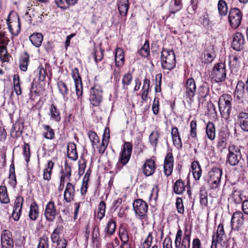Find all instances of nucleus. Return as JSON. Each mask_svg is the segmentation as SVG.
<instances>
[{
    "label": "nucleus",
    "mask_w": 248,
    "mask_h": 248,
    "mask_svg": "<svg viewBox=\"0 0 248 248\" xmlns=\"http://www.w3.org/2000/svg\"><path fill=\"white\" fill-rule=\"evenodd\" d=\"M175 58L173 50L163 48L160 56L162 68L164 70L171 71L175 67Z\"/></svg>",
    "instance_id": "1"
},
{
    "label": "nucleus",
    "mask_w": 248,
    "mask_h": 248,
    "mask_svg": "<svg viewBox=\"0 0 248 248\" xmlns=\"http://www.w3.org/2000/svg\"><path fill=\"white\" fill-rule=\"evenodd\" d=\"M191 231L186 227L183 235L182 230L179 227L174 240L175 248H190Z\"/></svg>",
    "instance_id": "2"
},
{
    "label": "nucleus",
    "mask_w": 248,
    "mask_h": 248,
    "mask_svg": "<svg viewBox=\"0 0 248 248\" xmlns=\"http://www.w3.org/2000/svg\"><path fill=\"white\" fill-rule=\"evenodd\" d=\"M232 96L228 94H223L218 99V107L221 116L228 118L232 110Z\"/></svg>",
    "instance_id": "3"
},
{
    "label": "nucleus",
    "mask_w": 248,
    "mask_h": 248,
    "mask_svg": "<svg viewBox=\"0 0 248 248\" xmlns=\"http://www.w3.org/2000/svg\"><path fill=\"white\" fill-rule=\"evenodd\" d=\"M133 145L131 142H124L120 153L119 162L117 164L116 171H120L122 167L129 161L132 152Z\"/></svg>",
    "instance_id": "4"
},
{
    "label": "nucleus",
    "mask_w": 248,
    "mask_h": 248,
    "mask_svg": "<svg viewBox=\"0 0 248 248\" xmlns=\"http://www.w3.org/2000/svg\"><path fill=\"white\" fill-rule=\"evenodd\" d=\"M133 207L137 218L142 222L147 219V212L148 206L147 203L143 200L138 199L134 200L133 202Z\"/></svg>",
    "instance_id": "5"
},
{
    "label": "nucleus",
    "mask_w": 248,
    "mask_h": 248,
    "mask_svg": "<svg viewBox=\"0 0 248 248\" xmlns=\"http://www.w3.org/2000/svg\"><path fill=\"white\" fill-rule=\"evenodd\" d=\"M226 77V64L220 62L215 64L211 72V79L216 83L224 81Z\"/></svg>",
    "instance_id": "6"
},
{
    "label": "nucleus",
    "mask_w": 248,
    "mask_h": 248,
    "mask_svg": "<svg viewBox=\"0 0 248 248\" xmlns=\"http://www.w3.org/2000/svg\"><path fill=\"white\" fill-rule=\"evenodd\" d=\"M228 152L227 155V163L231 166L238 165L242 158L240 148L235 145L232 144L228 147Z\"/></svg>",
    "instance_id": "7"
},
{
    "label": "nucleus",
    "mask_w": 248,
    "mask_h": 248,
    "mask_svg": "<svg viewBox=\"0 0 248 248\" xmlns=\"http://www.w3.org/2000/svg\"><path fill=\"white\" fill-rule=\"evenodd\" d=\"M222 174V170L217 167L213 168L208 172L207 182L211 189H215L219 187Z\"/></svg>",
    "instance_id": "8"
},
{
    "label": "nucleus",
    "mask_w": 248,
    "mask_h": 248,
    "mask_svg": "<svg viewBox=\"0 0 248 248\" xmlns=\"http://www.w3.org/2000/svg\"><path fill=\"white\" fill-rule=\"evenodd\" d=\"M244 87L245 84L239 81L234 92V98L238 104H248V94L245 93Z\"/></svg>",
    "instance_id": "9"
},
{
    "label": "nucleus",
    "mask_w": 248,
    "mask_h": 248,
    "mask_svg": "<svg viewBox=\"0 0 248 248\" xmlns=\"http://www.w3.org/2000/svg\"><path fill=\"white\" fill-rule=\"evenodd\" d=\"M242 13L237 8H231L229 13L228 21L233 29L237 28L241 24Z\"/></svg>",
    "instance_id": "10"
},
{
    "label": "nucleus",
    "mask_w": 248,
    "mask_h": 248,
    "mask_svg": "<svg viewBox=\"0 0 248 248\" xmlns=\"http://www.w3.org/2000/svg\"><path fill=\"white\" fill-rule=\"evenodd\" d=\"M184 88L185 96L190 102H193L196 91V85L194 79L192 78L187 79L185 84Z\"/></svg>",
    "instance_id": "11"
},
{
    "label": "nucleus",
    "mask_w": 248,
    "mask_h": 248,
    "mask_svg": "<svg viewBox=\"0 0 248 248\" xmlns=\"http://www.w3.org/2000/svg\"><path fill=\"white\" fill-rule=\"evenodd\" d=\"M57 215V210L54 202L50 201L46 205L44 216L46 220L48 222H53Z\"/></svg>",
    "instance_id": "12"
},
{
    "label": "nucleus",
    "mask_w": 248,
    "mask_h": 248,
    "mask_svg": "<svg viewBox=\"0 0 248 248\" xmlns=\"http://www.w3.org/2000/svg\"><path fill=\"white\" fill-rule=\"evenodd\" d=\"M244 222V217L243 213L240 211H235L233 213L231 221V225L232 230L235 231H239L240 227Z\"/></svg>",
    "instance_id": "13"
},
{
    "label": "nucleus",
    "mask_w": 248,
    "mask_h": 248,
    "mask_svg": "<svg viewBox=\"0 0 248 248\" xmlns=\"http://www.w3.org/2000/svg\"><path fill=\"white\" fill-rule=\"evenodd\" d=\"M1 248H14V240L11 232L4 230L1 234Z\"/></svg>",
    "instance_id": "14"
},
{
    "label": "nucleus",
    "mask_w": 248,
    "mask_h": 248,
    "mask_svg": "<svg viewBox=\"0 0 248 248\" xmlns=\"http://www.w3.org/2000/svg\"><path fill=\"white\" fill-rule=\"evenodd\" d=\"M23 202L24 199L20 196H17L15 200L12 217L15 221H18L19 219L22 212Z\"/></svg>",
    "instance_id": "15"
},
{
    "label": "nucleus",
    "mask_w": 248,
    "mask_h": 248,
    "mask_svg": "<svg viewBox=\"0 0 248 248\" xmlns=\"http://www.w3.org/2000/svg\"><path fill=\"white\" fill-rule=\"evenodd\" d=\"M245 39L243 35L237 32L233 35L232 47L235 50L240 51L244 47Z\"/></svg>",
    "instance_id": "16"
},
{
    "label": "nucleus",
    "mask_w": 248,
    "mask_h": 248,
    "mask_svg": "<svg viewBox=\"0 0 248 248\" xmlns=\"http://www.w3.org/2000/svg\"><path fill=\"white\" fill-rule=\"evenodd\" d=\"M155 169V161L151 158L146 159L141 168L143 174L146 177L153 175Z\"/></svg>",
    "instance_id": "17"
},
{
    "label": "nucleus",
    "mask_w": 248,
    "mask_h": 248,
    "mask_svg": "<svg viewBox=\"0 0 248 248\" xmlns=\"http://www.w3.org/2000/svg\"><path fill=\"white\" fill-rule=\"evenodd\" d=\"M198 100L199 103L203 104L206 98L209 95V84L207 82H203L198 88Z\"/></svg>",
    "instance_id": "18"
},
{
    "label": "nucleus",
    "mask_w": 248,
    "mask_h": 248,
    "mask_svg": "<svg viewBox=\"0 0 248 248\" xmlns=\"http://www.w3.org/2000/svg\"><path fill=\"white\" fill-rule=\"evenodd\" d=\"M173 162L174 158L171 152L167 153L164 162V172L167 176H170L172 173Z\"/></svg>",
    "instance_id": "19"
},
{
    "label": "nucleus",
    "mask_w": 248,
    "mask_h": 248,
    "mask_svg": "<svg viewBox=\"0 0 248 248\" xmlns=\"http://www.w3.org/2000/svg\"><path fill=\"white\" fill-rule=\"evenodd\" d=\"M8 29L13 35L17 36L20 31V22L19 17L18 16L15 19L11 20L8 19L7 20Z\"/></svg>",
    "instance_id": "20"
},
{
    "label": "nucleus",
    "mask_w": 248,
    "mask_h": 248,
    "mask_svg": "<svg viewBox=\"0 0 248 248\" xmlns=\"http://www.w3.org/2000/svg\"><path fill=\"white\" fill-rule=\"evenodd\" d=\"M237 122L243 131L248 132V113L239 112L237 115Z\"/></svg>",
    "instance_id": "21"
},
{
    "label": "nucleus",
    "mask_w": 248,
    "mask_h": 248,
    "mask_svg": "<svg viewBox=\"0 0 248 248\" xmlns=\"http://www.w3.org/2000/svg\"><path fill=\"white\" fill-rule=\"evenodd\" d=\"M75 195V186L71 183H68L65 189L63 197L67 202L73 201Z\"/></svg>",
    "instance_id": "22"
},
{
    "label": "nucleus",
    "mask_w": 248,
    "mask_h": 248,
    "mask_svg": "<svg viewBox=\"0 0 248 248\" xmlns=\"http://www.w3.org/2000/svg\"><path fill=\"white\" fill-rule=\"evenodd\" d=\"M171 136L173 145L178 150L182 148L183 144L180 134L177 127H172L171 129Z\"/></svg>",
    "instance_id": "23"
},
{
    "label": "nucleus",
    "mask_w": 248,
    "mask_h": 248,
    "mask_svg": "<svg viewBox=\"0 0 248 248\" xmlns=\"http://www.w3.org/2000/svg\"><path fill=\"white\" fill-rule=\"evenodd\" d=\"M24 129V123L20 121H16L11 129L10 134L12 137L17 139L20 137Z\"/></svg>",
    "instance_id": "24"
},
{
    "label": "nucleus",
    "mask_w": 248,
    "mask_h": 248,
    "mask_svg": "<svg viewBox=\"0 0 248 248\" xmlns=\"http://www.w3.org/2000/svg\"><path fill=\"white\" fill-rule=\"evenodd\" d=\"M229 137V133L226 131L222 130L219 132L217 147L221 151H222L226 147L227 141Z\"/></svg>",
    "instance_id": "25"
},
{
    "label": "nucleus",
    "mask_w": 248,
    "mask_h": 248,
    "mask_svg": "<svg viewBox=\"0 0 248 248\" xmlns=\"http://www.w3.org/2000/svg\"><path fill=\"white\" fill-rule=\"evenodd\" d=\"M216 57V54L213 46H209L203 52L204 62L205 63H211Z\"/></svg>",
    "instance_id": "26"
},
{
    "label": "nucleus",
    "mask_w": 248,
    "mask_h": 248,
    "mask_svg": "<svg viewBox=\"0 0 248 248\" xmlns=\"http://www.w3.org/2000/svg\"><path fill=\"white\" fill-rule=\"evenodd\" d=\"M67 156L70 159L76 161L78 158L76 144L74 142H69L67 146Z\"/></svg>",
    "instance_id": "27"
},
{
    "label": "nucleus",
    "mask_w": 248,
    "mask_h": 248,
    "mask_svg": "<svg viewBox=\"0 0 248 248\" xmlns=\"http://www.w3.org/2000/svg\"><path fill=\"white\" fill-rule=\"evenodd\" d=\"M39 215V206L35 201H33L30 206L29 217L32 221L37 219Z\"/></svg>",
    "instance_id": "28"
},
{
    "label": "nucleus",
    "mask_w": 248,
    "mask_h": 248,
    "mask_svg": "<svg viewBox=\"0 0 248 248\" xmlns=\"http://www.w3.org/2000/svg\"><path fill=\"white\" fill-rule=\"evenodd\" d=\"M117 4L120 14L122 16H126L129 7V0H117Z\"/></svg>",
    "instance_id": "29"
},
{
    "label": "nucleus",
    "mask_w": 248,
    "mask_h": 248,
    "mask_svg": "<svg viewBox=\"0 0 248 248\" xmlns=\"http://www.w3.org/2000/svg\"><path fill=\"white\" fill-rule=\"evenodd\" d=\"M115 65L118 67L123 66L124 62V55L123 50L117 47L115 52Z\"/></svg>",
    "instance_id": "30"
},
{
    "label": "nucleus",
    "mask_w": 248,
    "mask_h": 248,
    "mask_svg": "<svg viewBox=\"0 0 248 248\" xmlns=\"http://www.w3.org/2000/svg\"><path fill=\"white\" fill-rule=\"evenodd\" d=\"M150 80L149 79L145 78L143 80V85L141 89V99L143 101L146 102L148 98V93L150 91Z\"/></svg>",
    "instance_id": "31"
},
{
    "label": "nucleus",
    "mask_w": 248,
    "mask_h": 248,
    "mask_svg": "<svg viewBox=\"0 0 248 248\" xmlns=\"http://www.w3.org/2000/svg\"><path fill=\"white\" fill-rule=\"evenodd\" d=\"M192 172L193 177L196 180H199L202 175V170L198 161H194L191 163Z\"/></svg>",
    "instance_id": "32"
},
{
    "label": "nucleus",
    "mask_w": 248,
    "mask_h": 248,
    "mask_svg": "<svg viewBox=\"0 0 248 248\" xmlns=\"http://www.w3.org/2000/svg\"><path fill=\"white\" fill-rule=\"evenodd\" d=\"M49 113L50 119L59 122L60 121L61 117L59 109L53 104H51L49 107Z\"/></svg>",
    "instance_id": "33"
},
{
    "label": "nucleus",
    "mask_w": 248,
    "mask_h": 248,
    "mask_svg": "<svg viewBox=\"0 0 248 248\" xmlns=\"http://www.w3.org/2000/svg\"><path fill=\"white\" fill-rule=\"evenodd\" d=\"M92 170L91 168L87 170L82 181V186L80 188V191L82 195L85 194L88 188V183L90 181V176L92 174Z\"/></svg>",
    "instance_id": "34"
},
{
    "label": "nucleus",
    "mask_w": 248,
    "mask_h": 248,
    "mask_svg": "<svg viewBox=\"0 0 248 248\" xmlns=\"http://www.w3.org/2000/svg\"><path fill=\"white\" fill-rule=\"evenodd\" d=\"M29 38L34 46L39 47L42 43L43 35L41 33L35 32L31 35Z\"/></svg>",
    "instance_id": "35"
},
{
    "label": "nucleus",
    "mask_w": 248,
    "mask_h": 248,
    "mask_svg": "<svg viewBox=\"0 0 248 248\" xmlns=\"http://www.w3.org/2000/svg\"><path fill=\"white\" fill-rule=\"evenodd\" d=\"M206 135L211 140H213L216 138V128L213 123L208 122L205 128Z\"/></svg>",
    "instance_id": "36"
},
{
    "label": "nucleus",
    "mask_w": 248,
    "mask_h": 248,
    "mask_svg": "<svg viewBox=\"0 0 248 248\" xmlns=\"http://www.w3.org/2000/svg\"><path fill=\"white\" fill-rule=\"evenodd\" d=\"M31 93L34 94L35 96H39L43 91V88L41 84L34 79L31 85Z\"/></svg>",
    "instance_id": "37"
},
{
    "label": "nucleus",
    "mask_w": 248,
    "mask_h": 248,
    "mask_svg": "<svg viewBox=\"0 0 248 248\" xmlns=\"http://www.w3.org/2000/svg\"><path fill=\"white\" fill-rule=\"evenodd\" d=\"M9 180V184L13 188H15L17 184V182L15 173V165L13 162H12L10 166Z\"/></svg>",
    "instance_id": "38"
},
{
    "label": "nucleus",
    "mask_w": 248,
    "mask_h": 248,
    "mask_svg": "<svg viewBox=\"0 0 248 248\" xmlns=\"http://www.w3.org/2000/svg\"><path fill=\"white\" fill-rule=\"evenodd\" d=\"M137 54L142 57L148 58L150 55V43L149 40H146L144 45L138 51Z\"/></svg>",
    "instance_id": "39"
},
{
    "label": "nucleus",
    "mask_w": 248,
    "mask_h": 248,
    "mask_svg": "<svg viewBox=\"0 0 248 248\" xmlns=\"http://www.w3.org/2000/svg\"><path fill=\"white\" fill-rule=\"evenodd\" d=\"M54 163L51 160H49L46 167L43 171V179L45 180L49 181L51 179L52 170L54 167Z\"/></svg>",
    "instance_id": "40"
},
{
    "label": "nucleus",
    "mask_w": 248,
    "mask_h": 248,
    "mask_svg": "<svg viewBox=\"0 0 248 248\" xmlns=\"http://www.w3.org/2000/svg\"><path fill=\"white\" fill-rule=\"evenodd\" d=\"M185 182L181 179L177 180L173 186V192L177 194H181L185 190Z\"/></svg>",
    "instance_id": "41"
},
{
    "label": "nucleus",
    "mask_w": 248,
    "mask_h": 248,
    "mask_svg": "<svg viewBox=\"0 0 248 248\" xmlns=\"http://www.w3.org/2000/svg\"><path fill=\"white\" fill-rule=\"evenodd\" d=\"M29 63V55L27 52H24L21 56L19 60V67L23 71L27 70L28 65Z\"/></svg>",
    "instance_id": "42"
},
{
    "label": "nucleus",
    "mask_w": 248,
    "mask_h": 248,
    "mask_svg": "<svg viewBox=\"0 0 248 248\" xmlns=\"http://www.w3.org/2000/svg\"><path fill=\"white\" fill-rule=\"evenodd\" d=\"M78 0H55L56 5L62 9H66L71 5H74Z\"/></svg>",
    "instance_id": "43"
},
{
    "label": "nucleus",
    "mask_w": 248,
    "mask_h": 248,
    "mask_svg": "<svg viewBox=\"0 0 248 248\" xmlns=\"http://www.w3.org/2000/svg\"><path fill=\"white\" fill-rule=\"evenodd\" d=\"M212 236H215V238L218 240L224 241L226 238V235L224 230L223 224L220 223L217 226V230Z\"/></svg>",
    "instance_id": "44"
},
{
    "label": "nucleus",
    "mask_w": 248,
    "mask_h": 248,
    "mask_svg": "<svg viewBox=\"0 0 248 248\" xmlns=\"http://www.w3.org/2000/svg\"><path fill=\"white\" fill-rule=\"evenodd\" d=\"M63 229L64 227L62 224H57L56 227L50 234L51 240L55 239H59L62 238L60 237V235L62 233Z\"/></svg>",
    "instance_id": "45"
},
{
    "label": "nucleus",
    "mask_w": 248,
    "mask_h": 248,
    "mask_svg": "<svg viewBox=\"0 0 248 248\" xmlns=\"http://www.w3.org/2000/svg\"><path fill=\"white\" fill-rule=\"evenodd\" d=\"M0 202L5 204L10 202V199L7 194V187L5 186H0Z\"/></svg>",
    "instance_id": "46"
},
{
    "label": "nucleus",
    "mask_w": 248,
    "mask_h": 248,
    "mask_svg": "<svg viewBox=\"0 0 248 248\" xmlns=\"http://www.w3.org/2000/svg\"><path fill=\"white\" fill-rule=\"evenodd\" d=\"M160 133L158 130L153 131L149 136V140L152 146L156 148L160 137Z\"/></svg>",
    "instance_id": "47"
},
{
    "label": "nucleus",
    "mask_w": 248,
    "mask_h": 248,
    "mask_svg": "<svg viewBox=\"0 0 248 248\" xmlns=\"http://www.w3.org/2000/svg\"><path fill=\"white\" fill-rule=\"evenodd\" d=\"M43 127L45 130L43 136L45 139L52 140L55 137L54 130L48 125H43Z\"/></svg>",
    "instance_id": "48"
},
{
    "label": "nucleus",
    "mask_w": 248,
    "mask_h": 248,
    "mask_svg": "<svg viewBox=\"0 0 248 248\" xmlns=\"http://www.w3.org/2000/svg\"><path fill=\"white\" fill-rule=\"evenodd\" d=\"M219 14L220 16L227 15L228 7L226 2L224 0H219L217 4Z\"/></svg>",
    "instance_id": "49"
},
{
    "label": "nucleus",
    "mask_w": 248,
    "mask_h": 248,
    "mask_svg": "<svg viewBox=\"0 0 248 248\" xmlns=\"http://www.w3.org/2000/svg\"><path fill=\"white\" fill-rule=\"evenodd\" d=\"M119 236L122 242H129V235L126 229L121 225L119 229Z\"/></svg>",
    "instance_id": "50"
},
{
    "label": "nucleus",
    "mask_w": 248,
    "mask_h": 248,
    "mask_svg": "<svg viewBox=\"0 0 248 248\" xmlns=\"http://www.w3.org/2000/svg\"><path fill=\"white\" fill-rule=\"evenodd\" d=\"M132 79L133 77L131 73H127L124 75L122 79V87L124 91L128 89V86L130 85Z\"/></svg>",
    "instance_id": "51"
},
{
    "label": "nucleus",
    "mask_w": 248,
    "mask_h": 248,
    "mask_svg": "<svg viewBox=\"0 0 248 248\" xmlns=\"http://www.w3.org/2000/svg\"><path fill=\"white\" fill-rule=\"evenodd\" d=\"M98 86L96 85H94V106H97L102 101V93L101 90L96 89Z\"/></svg>",
    "instance_id": "52"
},
{
    "label": "nucleus",
    "mask_w": 248,
    "mask_h": 248,
    "mask_svg": "<svg viewBox=\"0 0 248 248\" xmlns=\"http://www.w3.org/2000/svg\"><path fill=\"white\" fill-rule=\"evenodd\" d=\"M116 222L112 219H110L107 225V226L105 228V232L109 235H112L116 229Z\"/></svg>",
    "instance_id": "53"
},
{
    "label": "nucleus",
    "mask_w": 248,
    "mask_h": 248,
    "mask_svg": "<svg viewBox=\"0 0 248 248\" xmlns=\"http://www.w3.org/2000/svg\"><path fill=\"white\" fill-rule=\"evenodd\" d=\"M57 86L60 93L62 95L63 98H67L68 90L66 84L62 81H59L57 83Z\"/></svg>",
    "instance_id": "54"
},
{
    "label": "nucleus",
    "mask_w": 248,
    "mask_h": 248,
    "mask_svg": "<svg viewBox=\"0 0 248 248\" xmlns=\"http://www.w3.org/2000/svg\"><path fill=\"white\" fill-rule=\"evenodd\" d=\"M71 167L66 162L64 164V169L61 171V175L64 176L68 181L71 180Z\"/></svg>",
    "instance_id": "55"
},
{
    "label": "nucleus",
    "mask_w": 248,
    "mask_h": 248,
    "mask_svg": "<svg viewBox=\"0 0 248 248\" xmlns=\"http://www.w3.org/2000/svg\"><path fill=\"white\" fill-rule=\"evenodd\" d=\"M107 128L105 130V133L103 135V138L102 139L101 145L98 148V152L100 154H103L108 145V139L109 138V136L106 137L105 134L106 132ZM109 135V133L108 134Z\"/></svg>",
    "instance_id": "56"
},
{
    "label": "nucleus",
    "mask_w": 248,
    "mask_h": 248,
    "mask_svg": "<svg viewBox=\"0 0 248 248\" xmlns=\"http://www.w3.org/2000/svg\"><path fill=\"white\" fill-rule=\"evenodd\" d=\"M242 195V194L240 191L234 190L232 194L231 198L235 204H240L243 200Z\"/></svg>",
    "instance_id": "57"
},
{
    "label": "nucleus",
    "mask_w": 248,
    "mask_h": 248,
    "mask_svg": "<svg viewBox=\"0 0 248 248\" xmlns=\"http://www.w3.org/2000/svg\"><path fill=\"white\" fill-rule=\"evenodd\" d=\"M200 203L202 205L205 206L207 205V193L203 188H201L200 190Z\"/></svg>",
    "instance_id": "58"
},
{
    "label": "nucleus",
    "mask_w": 248,
    "mask_h": 248,
    "mask_svg": "<svg viewBox=\"0 0 248 248\" xmlns=\"http://www.w3.org/2000/svg\"><path fill=\"white\" fill-rule=\"evenodd\" d=\"M182 9V3L181 0H174V6L171 7L170 9L169 16L170 14H174Z\"/></svg>",
    "instance_id": "59"
},
{
    "label": "nucleus",
    "mask_w": 248,
    "mask_h": 248,
    "mask_svg": "<svg viewBox=\"0 0 248 248\" xmlns=\"http://www.w3.org/2000/svg\"><path fill=\"white\" fill-rule=\"evenodd\" d=\"M31 154V149L29 144L24 142V146L23 147V155L27 163L30 161Z\"/></svg>",
    "instance_id": "60"
},
{
    "label": "nucleus",
    "mask_w": 248,
    "mask_h": 248,
    "mask_svg": "<svg viewBox=\"0 0 248 248\" xmlns=\"http://www.w3.org/2000/svg\"><path fill=\"white\" fill-rule=\"evenodd\" d=\"M197 126L196 121L192 120L190 122V136L194 140H197Z\"/></svg>",
    "instance_id": "61"
},
{
    "label": "nucleus",
    "mask_w": 248,
    "mask_h": 248,
    "mask_svg": "<svg viewBox=\"0 0 248 248\" xmlns=\"http://www.w3.org/2000/svg\"><path fill=\"white\" fill-rule=\"evenodd\" d=\"M106 211V203L104 201H101L98 205V210L97 212V218L101 219L105 216Z\"/></svg>",
    "instance_id": "62"
},
{
    "label": "nucleus",
    "mask_w": 248,
    "mask_h": 248,
    "mask_svg": "<svg viewBox=\"0 0 248 248\" xmlns=\"http://www.w3.org/2000/svg\"><path fill=\"white\" fill-rule=\"evenodd\" d=\"M48 238L46 235H43L39 239L37 248H48Z\"/></svg>",
    "instance_id": "63"
},
{
    "label": "nucleus",
    "mask_w": 248,
    "mask_h": 248,
    "mask_svg": "<svg viewBox=\"0 0 248 248\" xmlns=\"http://www.w3.org/2000/svg\"><path fill=\"white\" fill-rule=\"evenodd\" d=\"M153 240L152 232H149L144 241L141 243L142 248H150Z\"/></svg>",
    "instance_id": "64"
}]
</instances>
